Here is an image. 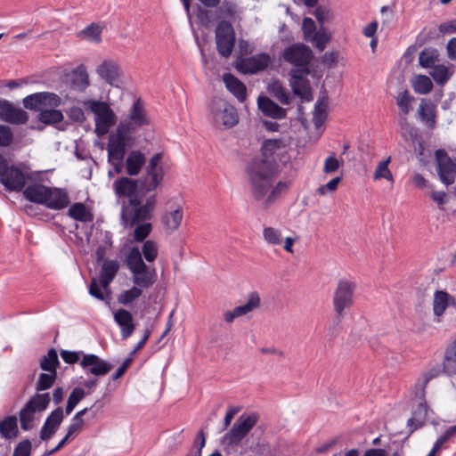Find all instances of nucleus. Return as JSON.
Instances as JSON below:
<instances>
[{"instance_id": "f257e3e1", "label": "nucleus", "mask_w": 456, "mask_h": 456, "mask_svg": "<svg viewBox=\"0 0 456 456\" xmlns=\"http://www.w3.org/2000/svg\"><path fill=\"white\" fill-rule=\"evenodd\" d=\"M287 151L283 139H268L262 145V156L247 167L253 199L265 208L272 206L289 188L288 181L276 180V159Z\"/></svg>"}, {"instance_id": "f03ea898", "label": "nucleus", "mask_w": 456, "mask_h": 456, "mask_svg": "<svg viewBox=\"0 0 456 456\" xmlns=\"http://www.w3.org/2000/svg\"><path fill=\"white\" fill-rule=\"evenodd\" d=\"M281 56L285 62L292 66L289 75L293 94L303 102H311L314 97L308 75L313 59L312 50L304 44H293L283 50Z\"/></svg>"}, {"instance_id": "7ed1b4c3", "label": "nucleus", "mask_w": 456, "mask_h": 456, "mask_svg": "<svg viewBox=\"0 0 456 456\" xmlns=\"http://www.w3.org/2000/svg\"><path fill=\"white\" fill-rule=\"evenodd\" d=\"M126 265L132 273L133 282L143 289H149L157 281V273L154 267L147 265L142 257L140 249L133 247L126 258Z\"/></svg>"}, {"instance_id": "20e7f679", "label": "nucleus", "mask_w": 456, "mask_h": 456, "mask_svg": "<svg viewBox=\"0 0 456 456\" xmlns=\"http://www.w3.org/2000/svg\"><path fill=\"white\" fill-rule=\"evenodd\" d=\"M157 204L155 194L149 196L143 204L137 199H131L127 204H124L121 211V220L125 227H132L137 223L148 220L151 217Z\"/></svg>"}, {"instance_id": "39448f33", "label": "nucleus", "mask_w": 456, "mask_h": 456, "mask_svg": "<svg viewBox=\"0 0 456 456\" xmlns=\"http://www.w3.org/2000/svg\"><path fill=\"white\" fill-rule=\"evenodd\" d=\"M209 111L210 120L216 128H232L239 122V115L235 107L224 99L213 98Z\"/></svg>"}, {"instance_id": "423d86ee", "label": "nucleus", "mask_w": 456, "mask_h": 456, "mask_svg": "<svg viewBox=\"0 0 456 456\" xmlns=\"http://www.w3.org/2000/svg\"><path fill=\"white\" fill-rule=\"evenodd\" d=\"M127 132L128 128L126 125L122 124L119 127H117L116 132L111 134L109 138L107 146L108 159L112 165L114 172L117 174H120L125 167L123 159L126 147L128 143Z\"/></svg>"}, {"instance_id": "0eeeda50", "label": "nucleus", "mask_w": 456, "mask_h": 456, "mask_svg": "<svg viewBox=\"0 0 456 456\" xmlns=\"http://www.w3.org/2000/svg\"><path fill=\"white\" fill-rule=\"evenodd\" d=\"M84 106L94 115V132L98 136L105 135L117 122V116L105 102L88 100Z\"/></svg>"}, {"instance_id": "6e6552de", "label": "nucleus", "mask_w": 456, "mask_h": 456, "mask_svg": "<svg viewBox=\"0 0 456 456\" xmlns=\"http://www.w3.org/2000/svg\"><path fill=\"white\" fill-rule=\"evenodd\" d=\"M161 160V153H156L149 160L145 168V175L141 179H138L140 183V191L142 193H148L155 191L162 183L164 178V170Z\"/></svg>"}, {"instance_id": "1a4fd4ad", "label": "nucleus", "mask_w": 456, "mask_h": 456, "mask_svg": "<svg viewBox=\"0 0 456 456\" xmlns=\"http://www.w3.org/2000/svg\"><path fill=\"white\" fill-rule=\"evenodd\" d=\"M355 289L356 284L352 281L342 279L338 281L333 297V305L338 318L343 317L344 311L353 305Z\"/></svg>"}, {"instance_id": "9d476101", "label": "nucleus", "mask_w": 456, "mask_h": 456, "mask_svg": "<svg viewBox=\"0 0 456 456\" xmlns=\"http://www.w3.org/2000/svg\"><path fill=\"white\" fill-rule=\"evenodd\" d=\"M258 420V415L252 412L248 415L242 414L233 424L231 430L224 436V440L229 444L240 443L253 428Z\"/></svg>"}, {"instance_id": "9b49d317", "label": "nucleus", "mask_w": 456, "mask_h": 456, "mask_svg": "<svg viewBox=\"0 0 456 456\" xmlns=\"http://www.w3.org/2000/svg\"><path fill=\"white\" fill-rule=\"evenodd\" d=\"M235 36L231 23L221 21L216 28V48L220 55L229 57L234 47Z\"/></svg>"}, {"instance_id": "f8f14e48", "label": "nucleus", "mask_w": 456, "mask_h": 456, "mask_svg": "<svg viewBox=\"0 0 456 456\" xmlns=\"http://www.w3.org/2000/svg\"><path fill=\"white\" fill-rule=\"evenodd\" d=\"M436 171L440 181L446 186L452 184L456 178V161L445 151H436Z\"/></svg>"}, {"instance_id": "ddd939ff", "label": "nucleus", "mask_w": 456, "mask_h": 456, "mask_svg": "<svg viewBox=\"0 0 456 456\" xmlns=\"http://www.w3.org/2000/svg\"><path fill=\"white\" fill-rule=\"evenodd\" d=\"M28 176L20 167H6L2 159V184L9 191H20Z\"/></svg>"}, {"instance_id": "4468645a", "label": "nucleus", "mask_w": 456, "mask_h": 456, "mask_svg": "<svg viewBox=\"0 0 456 456\" xmlns=\"http://www.w3.org/2000/svg\"><path fill=\"white\" fill-rule=\"evenodd\" d=\"M23 105L26 109L38 110L46 107L56 108L61 105V98L49 92H41L30 94L23 99Z\"/></svg>"}, {"instance_id": "2eb2a0df", "label": "nucleus", "mask_w": 456, "mask_h": 456, "mask_svg": "<svg viewBox=\"0 0 456 456\" xmlns=\"http://www.w3.org/2000/svg\"><path fill=\"white\" fill-rule=\"evenodd\" d=\"M272 62V57L266 53H260L249 57L241 58L237 69L244 74H256L264 71Z\"/></svg>"}, {"instance_id": "dca6fc26", "label": "nucleus", "mask_w": 456, "mask_h": 456, "mask_svg": "<svg viewBox=\"0 0 456 456\" xmlns=\"http://www.w3.org/2000/svg\"><path fill=\"white\" fill-rule=\"evenodd\" d=\"M80 366L87 373L95 377L108 374L113 368L112 364L94 354H84Z\"/></svg>"}, {"instance_id": "f3484780", "label": "nucleus", "mask_w": 456, "mask_h": 456, "mask_svg": "<svg viewBox=\"0 0 456 456\" xmlns=\"http://www.w3.org/2000/svg\"><path fill=\"white\" fill-rule=\"evenodd\" d=\"M122 124L126 125L128 128L127 132V142L130 140V134L133 131H134L137 127L148 124V118L145 115V111L141 105L139 101H136L130 111L128 116V119L121 121L118 127H119Z\"/></svg>"}, {"instance_id": "a211bd4d", "label": "nucleus", "mask_w": 456, "mask_h": 456, "mask_svg": "<svg viewBox=\"0 0 456 456\" xmlns=\"http://www.w3.org/2000/svg\"><path fill=\"white\" fill-rule=\"evenodd\" d=\"M113 190L118 198L135 199V192L140 191V183L137 179L123 176L113 182Z\"/></svg>"}, {"instance_id": "6ab92c4d", "label": "nucleus", "mask_w": 456, "mask_h": 456, "mask_svg": "<svg viewBox=\"0 0 456 456\" xmlns=\"http://www.w3.org/2000/svg\"><path fill=\"white\" fill-rule=\"evenodd\" d=\"M96 73L107 84L114 86L118 82L120 69L116 61L105 60L96 68Z\"/></svg>"}, {"instance_id": "aec40b11", "label": "nucleus", "mask_w": 456, "mask_h": 456, "mask_svg": "<svg viewBox=\"0 0 456 456\" xmlns=\"http://www.w3.org/2000/svg\"><path fill=\"white\" fill-rule=\"evenodd\" d=\"M257 106L263 115L273 119H282L286 118L287 110L280 107L266 96H259L257 99Z\"/></svg>"}, {"instance_id": "412c9836", "label": "nucleus", "mask_w": 456, "mask_h": 456, "mask_svg": "<svg viewBox=\"0 0 456 456\" xmlns=\"http://www.w3.org/2000/svg\"><path fill=\"white\" fill-rule=\"evenodd\" d=\"M436 105L431 101L422 99L417 111L419 119L430 129H434L436 126Z\"/></svg>"}, {"instance_id": "4be33fe9", "label": "nucleus", "mask_w": 456, "mask_h": 456, "mask_svg": "<svg viewBox=\"0 0 456 456\" xmlns=\"http://www.w3.org/2000/svg\"><path fill=\"white\" fill-rule=\"evenodd\" d=\"M2 120L21 125L27 123L28 117L26 111L17 109L9 104L7 101L2 100Z\"/></svg>"}, {"instance_id": "5701e85b", "label": "nucleus", "mask_w": 456, "mask_h": 456, "mask_svg": "<svg viewBox=\"0 0 456 456\" xmlns=\"http://www.w3.org/2000/svg\"><path fill=\"white\" fill-rule=\"evenodd\" d=\"M46 198L45 206L50 209H63L69 203L67 191L59 188H50Z\"/></svg>"}, {"instance_id": "b1692460", "label": "nucleus", "mask_w": 456, "mask_h": 456, "mask_svg": "<svg viewBox=\"0 0 456 456\" xmlns=\"http://www.w3.org/2000/svg\"><path fill=\"white\" fill-rule=\"evenodd\" d=\"M183 218V208L180 206H176L168 211H166L161 216V222L164 225L165 230L171 233L176 231Z\"/></svg>"}, {"instance_id": "393cba45", "label": "nucleus", "mask_w": 456, "mask_h": 456, "mask_svg": "<svg viewBox=\"0 0 456 456\" xmlns=\"http://www.w3.org/2000/svg\"><path fill=\"white\" fill-rule=\"evenodd\" d=\"M145 163L146 158L142 152L140 151H130L125 161L126 174L130 176L139 175Z\"/></svg>"}, {"instance_id": "a878e982", "label": "nucleus", "mask_w": 456, "mask_h": 456, "mask_svg": "<svg viewBox=\"0 0 456 456\" xmlns=\"http://www.w3.org/2000/svg\"><path fill=\"white\" fill-rule=\"evenodd\" d=\"M399 132L401 136L406 141L410 142L414 147L416 144L419 146V153H422V141L418 134V130L411 126L406 117L400 118L399 120Z\"/></svg>"}, {"instance_id": "bb28decb", "label": "nucleus", "mask_w": 456, "mask_h": 456, "mask_svg": "<svg viewBox=\"0 0 456 456\" xmlns=\"http://www.w3.org/2000/svg\"><path fill=\"white\" fill-rule=\"evenodd\" d=\"M450 306H456L454 297L445 291L436 290L433 299L434 314L440 317L444 314L446 308Z\"/></svg>"}, {"instance_id": "cd10ccee", "label": "nucleus", "mask_w": 456, "mask_h": 456, "mask_svg": "<svg viewBox=\"0 0 456 456\" xmlns=\"http://www.w3.org/2000/svg\"><path fill=\"white\" fill-rule=\"evenodd\" d=\"M119 270V263L117 260H105L100 273V285L103 290L109 291L110 284Z\"/></svg>"}, {"instance_id": "c85d7f7f", "label": "nucleus", "mask_w": 456, "mask_h": 456, "mask_svg": "<svg viewBox=\"0 0 456 456\" xmlns=\"http://www.w3.org/2000/svg\"><path fill=\"white\" fill-rule=\"evenodd\" d=\"M49 189L41 183H31L23 191V195L30 202L45 205Z\"/></svg>"}, {"instance_id": "c756f323", "label": "nucleus", "mask_w": 456, "mask_h": 456, "mask_svg": "<svg viewBox=\"0 0 456 456\" xmlns=\"http://www.w3.org/2000/svg\"><path fill=\"white\" fill-rule=\"evenodd\" d=\"M114 320L121 328V336L123 339H126L133 334L134 330V324L130 312L125 309H119L114 313Z\"/></svg>"}, {"instance_id": "7c9ffc66", "label": "nucleus", "mask_w": 456, "mask_h": 456, "mask_svg": "<svg viewBox=\"0 0 456 456\" xmlns=\"http://www.w3.org/2000/svg\"><path fill=\"white\" fill-rule=\"evenodd\" d=\"M224 83L226 88L238 99L243 102L247 98V90L245 85L231 73H225L223 76Z\"/></svg>"}, {"instance_id": "2f4dec72", "label": "nucleus", "mask_w": 456, "mask_h": 456, "mask_svg": "<svg viewBox=\"0 0 456 456\" xmlns=\"http://www.w3.org/2000/svg\"><path fill=\"white\" fill-rule=\"evenodd\" d=\"M416 409L412 412V416L408 419V427L411 432L421 428L426 421L428 415V406L426 402H415Z\"/></svg>"}, {"instance_id": "473e14b6", "label": "nucleus", "mask_w": 456, "mask_h": 456, "mask_svg": "<svg viewBox=\"0 0 456 456\" xmlns=\"http://www.w3.org/2000/svg\"><path fill=\"white\" fill-rule=\"evenodd\" d=\"M443 372L450 376L456 374V338L445 349L443 361Z\"/></svg>"}, {"instance_id": "72a5a7b5", "label": "nucleus", "mask_w": 456, "mask_h": 456, "mask_svg": "<svg viewBox=\"0 0 456 456\" xmlns=\"http://www.w3.org/2000/svg\"><path fill=\"white\" fill-rule=\"evenodd\" d=\"M329 101L327 97L319 98L314 105L313 122L316 128L323 125L328 115Z\"/></svg>"}, {"instance_id": "f704fd0d", "label": "nucleus", "mask_w": 456, "mask_h": 456, "mask_svg": "<svg viewBox=\"0 0 456 456\" xmlns=\"http://www.w3.org/2000/svg\"><path fill=\"white\" fill-rule=\"evenodd\" d=\"M260 306V297L257 292H251L248 295V301L241 305L236 306L234 309L235 315L238 317L248 314L253 310Z\"/></svg>"}, {"instance_id": "c9c22d12", "label": "nucleus", "mask_w": 456, "mask_h": 456, "mask_svg": "<svg viewBox=\"0 0 456 456\" xmlns=\"http://www.w3.org/2000/svg\"><path fill=\"white\" fill-rule=\"evenodd\" d=\"M70 84L76 90L79 91H83L88 86V74L85 68L78 67L72 71L70 75Z\"/></svg>"}, {"instance_id": "e433bc0d", "label": "nucleus", "mask_w": 456, "mask_h": 456, "mask_svg": "<svg viewBox=\"0 0 456 456\" xmlns=\"http://www.w3.org/2000/svg\"><path fill=\"white\" fill-rule=\"evenodd\" d=\"M411 83L415 93L419 94H427L433 89V83L426 75L414 76Z\"/></svg>"}, {"instance_id": "4c0bfd02", "label": "nucleus", "mask_w": 456, "mask_h": 456, "mask_svg": "<svg viewBox=\"0 0 456 456\" xmlns=\"http://www.w3.org/2000/svg\"><path fill=\"white\" fill-rule=\"evenodd\" d=\"M68 213L77 221L86 223L93 220V215L83 203H74L69 207Z\"/></svg>"}, {"instance_id": "58836bf2", "label": "nucleus", "mask_w": 456, "mask_h": 456, "mask_svg": "<svg viewBox=\"0 0 456 456\" xmlns=\"http://www.w3.org/2000/svg\"><path fill=\"white\" fill-rule=\"evenodd\" d=\"M58 354L55 349L52 348L48 351L47 354L44 355L40 360V368L45 371L57 372L59 366Z\"/></svg>"}, {"instance_id": "ea45409f", "label": "nucleus", "mask_w": 456, "mask_h": 456, "mask_svg": "<svg viewBox=\"0 0 456 456\" xmlns=\"http://www.w3.org/2000/svg\"><path fill=\"white\" fill-rule=\"evenodd\" d=\"M438 52L436 49L426 48L422 50L419 56V62L423 68H433L438 64Z\"/></svg>"}, {"instance_id": "a19ab883", "label": "nucleus", "mask_w": 456, "mask_h": 456, "mask_svg": "<svg viewBox=\"0 0 456 456\" xmlns=\"http://www.w3.org/2000/svg\"><path fill=\"white\" fill-rule=\"evenodd\" d=\"M63 119V115L61 110H54V108L46 107L41 110L39 113V120L46 125H53L60 123Z\"/></svg>"}, {"instance_id": "79ce46f5", "label": "nucleus", "mask_w": 456, "mask_h": 456, "mask_svg": "<svg viewBox=\"0 0 456 456\" xmlns=\"http://www.w3.org/2000/svg\"><path fill=\"white\" fill-rule=\"evenodd\" d=\"M102 28L98 24L92 23L77 34L78 37L94 43H100Z\"/></svg>"}, {"instance_id": "37998d69", "label": "nucleus", "mask_w": 456, "mask_h": 456, "mask_svg": "<svg viewBox=\"0 0 456 456\" xmlns=\"http://www.w3.org/2000/svg\"><path fill=\"white\" fill-rule=\"evenodd\" d=\"M263 238L266 243L273 246H280L283 241L281 231L272 226L264 227Z\"/></svg>"}, {"instance_id": "c03bdc74", "label": "nucleus", "mask_w": 456, "mask_h": 456, "mask_svg": "<svg viewBox=\"0 0 456 456\" xmlns=\"http://www.w3.org/2000/svg\"><path fill=\"white\" fill-rule=\"evenodd\" d=\"M90 395V391L86 392L81 387H75L72 392L69 394L65 408L66 415H69L76 405L86 395Z\"/></svg>"}, {"instance_id": "a18cd8bd", "label": "nucleus", "mask_w": 456, "mask_h": 456, "mask_svg": "<svg viewBox=\"0 0 456 456\" xmlns=\"http://www.w3.org/2000/svg\"><path fill=\"white\" fill-rule=\"evenodd\" d=\"M391 161V158L388 157L387 159L380 161L373 174V179L375 181L380 180V179H386L391 183H394V176L392 172L388 168V165Z\"/></svg>"}, {"instance_id": "49530a36", "label": "nucleus", "mask_w": 456, "mask_h": 456, "mask_svg": "<svg viewBox=\"0 0 456 456\" xmlns=\"http://www.w3.org/2000/svg\"><path fill=\"white\" fill-rule=\"evenodd\" d=\"M19 429L16 417H8L2 420V436L7 439L17 437Z\"/></svg>"}, {"instance_id": "de8ad7c7", "label": "nucleus", "mask_w": 456, "mask_h": 456, "mask_svg": "<svg viewBox=\"0 0 456 456\" xmlns=\"http://www.w3.org/2000/svg\"><path fill=\"white\" fill-rule=\"evenodd\" d=\"M395 100L402 114L405 117L411 110V103L415 101V98L411 96L407 90H404L398 94Z\"/></svg>"}, {"instance_id": "09e8293b", "label": "nucleus", "mask_w": 456, "mask_h": 456, "mask_svg": "<svg viewBox=\"0 0 456 456\" xmlns=\"http://www.w3.org/2000/svg\"><path fill=\"white\" fill-rule=\"evenodd\" d=\"M37 411L33 410L28 403L20 411V426L23 430H29L33 428V421L35 419V413Z\"/></svg>"}, {"instance_id": "8fccbe9b", "label": "nucleus", "mask_w": 456, "mask_h": 456, "mask_svg": "<svg viewBox=\"0 0 456 456\" xmlns=\"http://www.w3.org/2000/svg\"><path fill=\"white\" fill-rule=\"evenodd\" d=\"M268 91L281 104H289L290 96L287 90L279 82H273L272 85H270Z\"/></svg>"}, {"instance_id": "3c124183", "label": "nucleus", "mask_w": 456, "mask_h": 456, "mask_svg": "<svg viewBox=\"0 0 456 456\" xmlns=\"http://www.w3.org/2000/svg\"><path fill=\"white\" fill-rule=\"evenodd\" d=\"M429 75L434 78L436 84L444 85L449 80L452 74L446 66L436 64L432 68Z\"/></svg>"}, {"instance_id": "603ef678", "label": "nucleus", "mask_w": 456, "mask_h": 456, "mask_svg": "<svg viewBox=\"0 0 456 456\" xmlns=\"http://www.w3.org/2000/svg\"><path fill=\"white\" fill-rule=\"evenodd\" d=\"M143 288L134 284L131 289L123 291L118 297V303L122 305H129L136 298L140 297L142 293Z\"/></svg>"}, {"instance_id": "864d4df0", "label": "nucleus", "mask_w": 456, "mask_h": 456, "mask_svg": "<svg viewBox=\"0 0 456 456\" xmlns=\"http://www.w3.org/2000/svg\"><path fill=\"white\" fill-rule=\"evenodd\" d=\"M51 401L49 393L37 394L27 403L36 411H45Z\"/></svg>"}, {"instance_id": "5fc2aeb1", "label": "nucleus", "mask_w": 456, "mask_h": 456, "mask_svg": "<svg viewBox=\"0 0 456 456\" xmlns=\"http://www.w3.org/2000/svg\"><path fill=\"white\" fill-rule=\"evenodd\" d=\"M57 372L41 373L36 385L37 391L49 389L55 382Z\"/></svg>"}, {"instance_id": "6e6d98bb", "label": "nucleus", "mask_w": 456, "mask_h": 456, "mask_svg": "<svg viewBox=\"0 0 456 456\" xmlns=\"http://www.w3.org/2000/svg\"><path fill=\"white\" fill-rule=\"evenodd\" d=\"M330 39V34L324 28H321L319 31L313 34L312 38H308L320 51H322L326 47Z\"/></svg>"}, {"instance_id": "4d7b16f0", "label": "nucleus", "mask_w": 456, "mask_h": 456, "mask_svg": "<svg viewBox=\"0 0 456 456\" xmlns=\"http://www.w3.org/2000/svg\"><path fill=\"white\" fill-rule=\"evenodd\" d=\"M158 252L159 248L157 243L149 240L143 243L141 254L142 256L143 255V257L147 262L151 263L157 258Z\"/></svg>"}, {"instance_id": "13d9d810", "label": "nucleus", "mask_w": 456, "mask_h": 456, "mask_svg": "<svg viewBox=\"0 0 456 456\" xmlns=\"http://www.w3.org/2000/svg\"><path fill=\"white\" fill-rule=\"evenodd\" d=\"M64 419L63 409L61 407L56 408L45 419V423L49 426H53L56 429L59 428Z\"/></svg>"}, {"instance_id": "bf43d9fd", "label": "nucleus", "mask_w": 456, "mask_h": 456, "mask_svg": "<svg viewBox=\"0 0 456 456\" xmlns=\"http://www.w3.org/2000/svg\"><path fill=\"white\" fill-rule=\"evenodd\" d=\"M64 419L63 409L61 407L56 408L45 419V423L49 426H53L56 429L59 428Z\"/></svg>"}, {"instance_id": "052dcab7", "label": "nucleus", "mask_w": 456, "mask_h": 456, "mask_svg": "<svg viewBox=\"0 0 456 456\" xmlns=\"http://www.w3.org/2000/svg\"><path fill=\"white\" fill-rule=\"evenodd\" d=\"M313 14L318 20V22L322 26L325 22H328L332 20L333 14L331 11L325 6H318L313 12Z\"/></svg>"}, {"instance_id": "680f3d73", "label": "nucleus", "mask_w": 456, "mask_h": 456, "mask_svg": "<svg viewBox=\"0 0 456 456\" xmlns=\"http://www.w3.org/2000/svg\"><path fill=\"white\" fill-rule=\"evenodd\" d=\"M89 294L92 297H94L95 298L102 300V301H107L109 299L108 291H102L100 285L98 283V281L94 278L91 281V284L89 286Z\"/></svg>"}, {"instance_id": "e2e57ef3", "label": "nucleus", "mask_w": 456, "mask_h": 456, "mask_svg": "<svg viewBox=\"0 0 456 456\" xmlns=\"http://www.w3.org/2000/svg\"><path fill=\"white\" fill-rule=\"evenodd\" d=\"M428 382L427 379H424L420 377L415 383L413 393H414V400L415 402H425V388Z\"/></svg>"}, {"instance_id": "0e129e2a", "label": "nucleus", "mask_w": 456, "mask_h": 456, "mask_svg": "<svg viewBox=\"0 0 456 456\" xmlns=\"http://www.w3.org/2000/svg\"><path fill=\"white\" fill-rule=\"evenodd\" d=\"M151 224L150 223H142L138 224L134 231V238L136 241H142L151 232Z\"/></svg>"}, {"instance_id": "69168bd1", "label": "nucleus", "mask_w": 456, "mask_h": 456, "mask_svg": "<svg viewBox=\"0 0 456 456\" xmlns=\"http://www.w3.org/2000/svg\"><path fill=\"white\" fill-rule=\"evenodd\" d=\"M31 449V442L28 439H24L14 448L12 456H30Z\"/></svg>"}, {"instance_id": "338daca9", "label": "nucleus", "mask_w": 456, "mask_h": 456, "mask_svg": "<svg viewBox=\"0 0 456 456\" xmlns=\"http://www.w3.org/2000/svg\"><path fill=\"white\" fill-rule=\"evenodd\" d=\"M84 427V420L78 419V418L73 417L71 422L68 427V432L66 436L70 439L77 436Z\"/></svg>"}, {"instance_id": "774afa93", "label": "nucleus", "mask_w": 456, "mask_h": 456, "mask_svg": "<svg viewBox=\"0 0 456 456\" xmlns=\"http://www.w3.org/2000/svg\"><path fill=\"white\" fill-rule=\"evenodd\" d=\"M429 197L435 203H436L438 208L441 209L444 208V206L445 204H447V202L449 200V197H448L447 193H445L444 191H441L432 190L429 192Z\"/></svg>"}]
</instances>
